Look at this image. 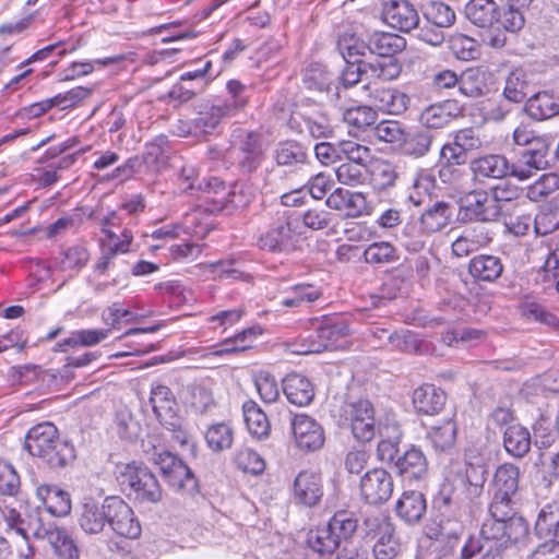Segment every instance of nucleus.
Returning <instances> with one entry per match:
<instances>
[{
    "mask_svg": "<svg viewBox=\"0 0 559 559\" xmlns=\"http://www.w3.org/2000/svg\"><path fill=\"white\" fill-rule=\"evenodd\" d=\"M366 536L373 539L376 559H393L401 550V543L395 535V527L383 515H371L364 521Z\"/></svg>",
    "mask_w": 559,
    "mask_h": 559,
    "instance_id": "0eeeda50",
    "label": "nucleus"
},
{
    "mask_svg": "<svg viewBox=\"0 0 559 559\" xmlns=\"http://www.w3.org/2000/svg\"><path fill=\"white\" fill-rule=\"evenodd\" d=\"M229 117L219 103L204 107L193 118L198 136L212 133L221 123L222 119Z\"/></svg>",
    "mask_w": 559,
    "mask_h": 559,
    "instance_id": "58836bf2",
    "label": "nucleus"
},
{
    "mask_svg": "<svg viewBox=\"0 0 559 559\" xmlns=\"http://www.w3.org/2000/svg\"><path fill=\"white\" fill-rule=\"evenodd\" d=\"M519 476L520 471L514 464L506 463L497 468L493 477L496 491L492 507L499 509V506L507 507L509 504L511 496L518 489Z\"/></svg>",
    "mask_w": 559,
    "mask_h": 559,
    "instance_id": "412c9836",
    "label": "nucleus"
},
{
    "mask_svg": "<svg viewBox=\"0 0 559 559\" xmlns=\"http://www.w3.org/2000/svg\"><path fill=\"white\" fill-rule=\"evenodd\" d=\"M47 542L53 548L55 555L59 559L80 558L78 546L64 530L53 527V531L48 535Z\"/></svg>",
    "mask_w": 559,
    "mask_h": 559,
    "instance_id": "c03bdc74",
    "label": "nucleus"
},
{
    "mask_svg": "<svg viewBox=\"0 0 559 559\" xmlns=\"http://www.w3.org/2000/svg\"><path fill=\"white\" fill-rule=\"evenodd\" d=\"M186 402L198 414L206 413L214 405L211 390L202 383L188 388Z\"/></svg>",
    "mask_w": 559,
    "mask_h": 559,
    "instance_id": "4d7b16f0",
    "label": "nucleus"
},
{
    "mask_svg": "<svg viewBox=\"0 0 559 559\" xmlns=\"http://www.w3.org/2000/svg\"><path fill=\"white\" fill-rule=\"evenodd\" d=\"M557 190H559V173H548L531 185L526 194L531 201L538 202Z\"/></svg>",
    "mask_w": 559,
    "mask_h": 559,
    "instance_id": "6e6d98bb",
    "label": "nucleus"
},
{
    "mask_svg": "<svg viewBox=\"0 0 559 559\" xmlns=\"http://www.w3.org/2000/svg\"><path fill=\"white\" fill-rule=\"evenodd\" d=\"M25 449L53 468L63 467L75 459L74 447L59 438L58 429L51 423L32 427L25 437Z\"/></svg>",
    "mask_w": 559,
    "mask_h": 559,
    "instance_id": "f257e3e1",
    "label": "nucleus"
},
{
    "mask_svg": "<svg viewBox=\"0 0 559 559\" xmlns=\"http://www.w3.org/2000/svg\"><path fill=\"white\" fill-rule=\"evenodd\" d=\"M365 166L343 162L335 168V176L340 183L348 187H357L366 180Z\"/></svg>",
    "mask_w": 559,
    "mask_h": 559,
    "instance_id": "774afa93",
    "label": "nucleus"
},
{
    "mask_svg": "<svg viewBox=\"0 0 559 559\" xmlns=\"http://www.w3.org/2000/svg\"><path fill=\"white\" fill-rule=\"evenodd\" d=\"M382 20L390 27L409 33L418 25L416 10L405 0H390L383 4Z\"/></svg>",
    "mask_w": 559,
    "mask_h": 559,
    "instance_id": "f3484780",
    "label": "nucleus"
},
{
    "mask_svg": "<svg viewBox=\"0 0 559 559\" xmlns=\"http://www.w3.org/2000/svg\"><path fill=\"white\" fill-rule=\"evenodd\" d=\"M36 497L55 516H64L71 511L70 495L55 485H40L36 488Z\"/></svg>",
    "mask_w": 559,
    "mask_h": 559,
    "instance_id": "393cba45",
    "label": "nucleus"
},
{
    "mask_svg": "<svg viewBox=\"0 0 559 559\" xmlns=\"http://www.w3.org/2000/svg\"><path fill=\"white\" fill-rule=\"evenodd\" d=\"M393 490V477L383 468H373L361 477L360 491L368 503L378 504L388 501Z\"/></svg>",
    "mask_w": 559,
    "mask_h": 559,
    "instance_id": "2eb2a0df",
    "label": "nucleus"
},
{
    "mask_svg": "<svg viewBox=\"0 0 559 559\" xmlns=\"http://www.w3.org/2000/svg\"><path fill=\"white\" fill-rule=\"evenodd\" d=\"M107 520L108 527L118 536L135 539L141 535L138 518L132 508L120 497H108Z\"/></svg>",
    "mask_w": 559,
    "mask_h": 559,
    "instance_id": "1a4fd4ad",
    "label": "nucleus"
},
{
    "mask_svg": "<svg viewBox=\"0 0 559 559\" xmlns=\"http://www.w3.org/2000/svg\"><path fill=\"white\" fill-rule=\"evenodd\" d=\"M198 188L204 191L207 201L213 202L212 211H225L228 214L248 206L254 199V190L236 185L227 191L225 183L218 178H211L204 188L199 183Z\"/></svg>",
    "mask_w": 559,
    "mask_h": 559,
    "instance_id": "39448f33",
    "label": "nucleus"
},
{
    "mask_svg": "<svg viewBox=\"0 0 559 559\" xmlns=\"http://www.w3.org/2000/svg\"><path fill=\"white\" fill-rule=\"evenodd\" d=\"M551 141L547 136H539L533 146L524 151L519 160L514 164L513 176L520 180L528 179L537 170L549 167L548 153Z\"/></svg>",
    "mask_w": 559,
    "mask_h": 559,
    "instance_id": "f8f14e48",
    "label": "nucleus"
},
{
    "mask_svg": "<svg viewBox=\"0 0 559 559\" xmlns=\"http://www.w3.org/2000/svg\"><path fill=\"white\" fill-rule=\"evenodd\" d=\"M444 403V392L433 384H424L413 393L414 407L425 415L438 414L443 408Z\"/></svg>",
    "mask_w": 559,
    "mask_h": 559,
    "instance_id": "c85d7f7f",
    "label": "nucleus"
},
{
    "mask_svg": "<svg viewBox=\"0 0 559 559\" xmlns=\"http://www.w3.org/2000/svg\"><path fill=\"white\" fill-rule=\"evenodd\" d=\"M122 239L119 242L100 240V257L98 258L94 270L99 274H105L114 264L118 254L129 252L133 240V234L129 229L121 231Z\"/></svg>",
    "mask_w": 559,
    "mask_h": 559,
    "instance_id": "a878e982",
    "label": "nucleus"
},
{
    "mask_svg": "<svg viewBox=\"0 0 559 559\" xmlns=\"http://www.w3.org/2000/svg\"><path fill=\"white\" fill-rule=\"evenodd\" d=\"M238 168L242 175L249 176L252 180V185L255 189L263 188L266 186L265 174L266 170H262V164L265 160V152L240 154L237 157Z\"/></svg>",
    "mask_w": 559,
    "mask_h": 559,
    "instance_id": "4c0bfd02",
    "label": "nucleus"
},
{
    "mask_svg": "<svg viewBox=\"0 0 559 559\" xmlns=\"http://www.w3.org/2000/svg\"><path fill=\"white\" fill-rule=\"evenodd\" d=\"M337 152H341V162L344 160L365 167H367L371 156V151L368 146L350 140L340 141V150Z\"/></svg>",
    "mask_w": 559,
    "mask_h": 559,
    "instance_id": "052dcab7",
    "label": "nucleus"
},
{
    "mask_svg": "<svg viewBox=\"0 0 559 559\" xmlns=\"http://www.w3.org/2000/svg\"><path fill=\"white\" fill-rule=\"evenodd\" d=\"M467 160V156L463 147L460 145L457 139H454L453 143H447L441 147L440 151V164L439 170L440 178L447 181L448 175L451 173L452 166L463 165Z\"/></svg>",
    "mask_w": 559,
    "mask_h": 559,
    "instance_id": "de8ad7c7",
    "label": "nucleus"
},
{
    "mask_svg": "<svg viewBox=\"0 0 559 559\" xmlns=\"http://www.w3.org/2000/svg\"><path fill=\"white\" fill-rule=\"evenodd\" d=\"M396 473L405 480H418L427 475L428 463L425 454L417 448H411L394 461Z\"/></svg>",
    "mask_w": 559,
    "mask_h": 559,
    "instance_id": "4be33fe9",
    "label": "nucleus"
},
{
    "mask_svg": "<svg viewBox=\"0 0 559 559\" xmlns=\"http://www.w3.org/2000/svg\"><path fill=\"white\" fill-rule=\"evenodd\" d=\"M332 73L325 66L312 62L304 71V84L309 91L325 92L332 84Z\"/></svg>",
    "mask_w": 559,
    "mask_h": 559,
    "instance_id": "a18cd8bd",
    "label": "nucleus"
},
{
    "mask_svg": "<svg viewBox=\"0 0 559 559\" xmlns=\"http://www.w3.org/2000/svg\"><path fill=\"white\" fill-rule=\"evenodd\" d=\"M283 392L289 403L297 406H306L314 397L313 385L300 373H290L283 380Z\"/></svg>",
    "mask_w": 559,
    "mask_h": 559,
    "instance_id": "bb28decb",
    "label": "nucleus"
},
{
    "mask_svg": "<svg viewBox=\"0 0 559 559\" xmlns=\"http://www.w3.org/2000/svg\"><path fill=\"white\" fill-rule=\"evenodd\" d=\"M521 310L523 316L530 320H534L549 326L559 325V319L534 298L526 297L521 304Z\"/></svg>",
    "mask_w": 559,
    "mask_h": 559,
    "instance_id": "13d9d810",
    "label": "nucleus"
},
{
    "mask_svg": "<svg viewBox=\"0 0 559 559\" xmlns=\"http://www.w3.org/2000/svg\"><path fill=\"white\" fill-rule=\"evenodd\" d=\"M107 520L108 527L118 536L135 539L141 535L138 518L132 508L120 497H108Z\"/></svg>",
    "mask_w": 559,
    "mask_h": 559,
    "instance_id": "9d476101",
    "label": "nucleus"
},
{
    "mask_svg": "<svg viewBox=\"0 0 559 559\" xmlns=\"http://www.w3.org/2000/svg\"><path fill=\"white\" fill-rule=\"evenodd\" d=\"M337 48L347 63H362L360 58L371 53L370 39L365 41L361 37H340Z\"/></svg>",
    "mask_w": 559,
    "mask_h": 559,
    "instance_id": "37998d69",
    "label": "nucleus"
},
{
    "mask_svg": "<svg viewBox=\"0 0 559 559\" xmlns=\"http://www.w3.org/2000/svg\"><path fill=\"white\" fill-rule=\"evenodd\" d=\"M406 130L395 120H382L374 127V136L382 142L390 143L400 148L404 142Z\"/></svg>",
    "mask_w": 559,
    "mask_h": 559,
    "instance_id": "bf43d9fd",
    "label": "nucleus"
},
{
    "mask_svg": "<svg viewBox=\"0 0 559 559\" xmlns=\"http://www.w3.org/2000/svg\"><path fill=\"white\" fill-rule=\"evenodd\" d=\"M293 438L301 451L313 452L321 449L325 441L322 426L312 417L298 414L292 420Z\"/></svg>",
    "mask_w": 559,
    "mask_h": 559,
    "instance_id": "ddd939ff",
    "label": "nucleus"
},
{
    "mask_svg": "<svg viewBox=\"0 0 559 559\" xmlns=\"http://www.w3.org/2000/svg\"><path fill=\"white\" fill-rule=\"evenodd\" d=\"M380 441L377 448V455L382 462H394L397 454V445L402 436L397 424L379 426Z\"/></svg>",
    "mask_w": 559,
    "mask_h": 559,
    "instance_id": "72a5a7b5",
    "label": "nucleus"
},
{
    "mask_svg": "<svg viewBox=\"0 0 559 559\" xmlns=\"http://www.w3.org/2000/svg\"><path fill=\"white\" fill-rule=\"evenodd\" d=\"M358 527L357 516L347 510H340L323 526L307 534V544L316 552L332 555L342 545H349Z\"/></svg>",
    "mask_w": 559,
    "mask_h": 559,
    "instance_id": "f03ea898",
    "label": "nucleus"
},
{
    "mask_svg": "<svg viewBox=\"0 0 559 559\" xmlns=\"http://www.w3.org/2000/svg\"><path fill=\"white\" fill-rule=\"evenodd\" d=\"M488 193L485 190H474L460 201V214L467 221H487Z\"/></svg>",
    "mask_w": 559,
    "mask_h": 559,
    "instance_id": "2f4dec72",
    "label": "nucleus"
},
{
    "mask_svg": "<svg viewBox=\"0 0 559 559\" xmlns=\"http://www.w3.org/2000/svg\"><path fill=\"white\" fill-rule=\"evenodd\" d=\"M117 479L129 496L141 503H156L162 499L163 491L155 475L143 464L130 463L119 466Z\"/></svg>",
    "mask_w": 559,
    "mask_h": 559,
    "instance_id": "7ed1b4c3",
    "label": "nucleus"
},
{
    "mask_svg": "<svg viewBox=\"0 0 559 559\" xmlns=\"http://www.w3.org/2000/svg\"><path fill=\"white\" fill-rule=\"evenodd\" d=\"M345 419L349 423L353 436L361 442H368L376 435L374 409L368 400H359L347 405Z\"/></svg>",
    "mask_w": 559,
    "mask_h": 559,
    "instance_id": "9b49d317",
    "label": "nucleus"
},
{
    "mask_svg": "<svg viewBox=\"0 0 559 559\" xmlns=\"http://www.w3.org/2000/svg\"><path fill=\"white\" fill-rule=\"evenodd\" d=\"M110 329H83L73 331L69 337L57 344L58 350L66 352L68 347L95 346L106 340Z\"/></svg>",
    "mask_w": 559,
    "mask_h": 559,
    "instance_id": "f704fd0d",
    "label": "nucleus"
},
{
    "mask_svg": "<svg viewBox=\"0 0 559 559\" xmlns=\"http://www.w3.org/2000/svg\"><path fill=\"white\" fill-rule=\"evenodd\" d=\"M491 224L497 233L520 237L528 230L531 217L520 214L518 206L511 209V204L506 203L498 214H491Z\"/></svg>",
    "mask_w": 559,
    "mask_h": 559,
    "instance_id": "a211bd4d",
    "label": "nucleus"
},
{
    "mask_svg": "<svg viewBox=\"0 0 559 559\" xmlns=\"http://www.w3.org/2000/svg\"><path fill=\"white\" fill-rule=\"evenodd\" d=\"M150 403L160 425L168 430L180 428L181 420L177 414V402L168 386L163 384L154 385L151 389Z\"/></svg>",
    "mask_w": 559,
    "mask_h": 559,
    "instance_id": "4468645a",
    "label": "nucleus"
},
{
    "mask_svg": "<svg viewBox=\"0 0 559 559\" xmlns=\"http://www.w3.org/2000/svg\"><path fill=\"white\" fill-rule=\"evenodd\" d=\"M534 532L540 538L559 537V502H550L540 509Z\"/></svg>",
    "mask_w": 559,
    "mask_h": 559,
    "instance_id": "473e14b6",
    "label": "nucleus"
},
{
    "mask_svg": "<svg viewBox=\"0 0 559 559\" xmlns=\"http://www.w3.org/2000/svg\"><path fill=\"white\" fill-rule=\"evenodd\" d=\"M233 136L238 150V155L265 152L261 134L255 131L237 129Z\"/></svg>",
    "mask_w": 559,
    "mask_h": 559,
    "instance_id": "e2e57ef3",
    "label": "nucleus"
},
{
    "mask_svg": "<svg viewBox=\"0 0 559 559\" xmlns=\"http://www.w3.org/2000/svg\"><path fill=\"white\" fill-rule=\"evenodd\" d=\"M323 496L321 476L314 472L302 471L294 481V499L305 507H314Z\"/></svg>",
    "mask_w": 559,
    "mask_h": 559,
    "instance_id": "6ab92c4d",
    "label": "nucleus"
},
{
    "mask_svg": "<svg viewBox=\"0 0 559 559\" xmlns=\"http://www.w3.org/2000/svg\"><path fill=\"white\" fill-rule=\"evenodd\" d=\"M243 418L249 432L263 438L269 435L270 423L264 412L253 401H248L242 406Z\"/></svg>",
    "mask_w": 559,
    "mask_h": 559,
    "instance_id": "79ce46f5",
    "label": "nucleus"
},
{
    "mask_svg": "<svg viewBox=\"0 0 559 559\" xmlns=\"http://www.w3.org/2000/svg\"><path fill=\"white\" fill-rule=\"evenodd\" d=\"M261 334V329L258 326L247 328L241 332L237 333L233 337H228L223 342L213 346L212 349L207 350L203 354V357L217 356L222 357L225 355H230L239 352H243L250 347V344L254 341V338Z\"/></svg>",
    "mask_w": 559,
    "mask_h": 559,
    "instance_id": "cd10ccee",
    "label": "nucleus"
},
{
    "mask_svg": "<svg viewBox=\"0 0 559 559\" xmlns=\"http://www.w3.org/2000/svg\"><path fill=\"white\" fill-rule=\"evenodd\" d=\"M397 516L405 523L413 525L418 523L427 511V501L423 492L407 490L396 501Z\"/></svg>",
    "mask_w": 559,
    "mask_h": 559,
    "instance_id": "5701e85b",
    "label": "nucleus"
},
{
    "mask_svg": "<svg viewBox=\"0 0 559 559\" xmlns=\"http://www.w3.org/2000/svg\"><path fill=\"white\" fill-rule=\"evenodd\" d=\"M451 112L445 104H435L427 107L419 117L423 126L429 129L443 128L451 121Z\"/></svg>",
    "mask_w": 559,
    "mask_h": 559,
    "instance_id": "338daca9",
    "label": "nucleus"
},
{
    "mask_svg": "<svg viewBox=\"0 0 559 559\" xmlns=\"http://www.w3.org/2000/svg\"><path fill=\"white\" fill-rule=\"evenodd\" d=\"M371 53L388 58L401 52L406 47L405 37H368Z\"/></svg>",
    "mask_w": 559,
    "mask_h": 559,
    "instance_id": "69168bd1",
    "label": "nucleus"
},
{
    "mask_svg": "<svg viewBox=\"0 0 559 559\" xmlns=\"http://www.w3.org/2000/svg\"><path fill=\"white\" fill-rule=\"evenodd\" d=\"M234 462L245 473L258 475L264 472V460L253 450L241 448L236 451Z\"/></svg>",
    "mask_w": 559,
    "mask_h": 559,
    "instance_id": "680f3d73",
    "label": "nucleus"
},
{
    "mask_svg": "<svg viewBox=\"0 0 559 559\" xmlns=\"http://www.w3.org/2000/svg\"><path fill=\"white\" fill-rule=\"evenodd\" d=\"M108 497L103 502H97L93 499H85L81 506L79 516V525L90 535H96L104 532L108 526L107 520Z\"/></svg>",
    "mask_w": 559,
    "mask_h": 559,
    "instance_id": "aec40b11",
    "label": "nucleus"
},
{
    "mask_svg": "<svg viewBox=\"0 0 559 559\" xmlns=\"http://www.w3.org/2000/svg\"><path fill=\"white\" fill-rule=\"evenodd\" d=\"M424 15L430 23L439 27H449L455 20V13L453 10L437 1H430L424 7Z\"/></svg>",
    "mask_w": 559,
    "mask_h": 559,
    "instance_id": "0e129e2a",
    "label": "nucleus"
},
{
    "mask_svg": "<svg viewBox=\"0 0 559 559\" xmlns=\"http://www.w3.org/2000/svg\"><path fill=\"white\" fill-rule=\"evenodd\" d=\"M503 445L513 456H524L531 448V435L528 430L519 424H511L502 430Z\"/></svg>",
    "mask_w": 559,
    "mask_h": 559,
    "instance_id": "7c9ffc66",
    "label": "nucleus"
},
{
    "mask_svg": "<svg viewBox=\"0 0 559 559\" xmlns=\"http://www.w3.org/2000/svg\"><path fill=\"white\" fill-rule=\"evenodd\" d=\"M290 123L297 126L299 133H307L313 139L329 138L333 133L329 118L320 111L311 114L295 112L292 116Z\"/></svg>",
    "mask_w": 559,
    "mask_h": 559,
    "instance_id": "b1692460",
    "label": "nucleus"
},
{
    "mask_svg": "<svg viewBox=\"0 0 559 559\" xmlns=\"http://www.w3.org/2000/svg\"><path fill=\"white\" fill-rule=\"evenodd\" d=\"M299 235L295 231L294 223L289 219L278 222L263 234L258 245L271 252L293 251L297 248Z\"/></svg>",
    "mask_w": 559,
    "mask_h": 559,
    "instance_id": "dca6fc26",
    "label": "nucleus"
},
{
    "mask_svg": "<svg viewBox=\"0 0 559 559\" xmlns=\"http://www.w3.org/2000/svg\"><path fill=\"white\" fill-rule=\"evenodd\" d=\"M361 99L390 115L403 114L411 103L409 96L396 88L370 81L361 86Z\"/></svg>",
    "mask_w": 559,
    "mask_h": 559,
    "instance_id": "6e6552de",
    "label": "nucleus"
},
{
    "mask_svg": "<svg viewBox=\"0 0 559 559\" xmlns=\"http://www.w3.org/2000/svg\"><path fill=\"white\" fill-rule=\"evenodd\" d=\"M205 441L211 450L222 452L231 447L234 441V430L226 423L214 424L207 428L205 432Z\"/></svg>",
    "mask_w": 559,
    "mask_h": 559,
    "instance_id": "8fccbe9b",
    "label": "nucleus"
},
{
    "mask_svg": "<svg viewBox=\"0 0 559 559\" xmlns=\"http://www.w3.org/2000/svg\"><path fill=\"white\" fill-rule=\"evenodd\" d=\"M502 512L498 515V509L491 506V552L501 555L512 549L528 532L527 523L521 516Z\"/></svg>",
    "mask_w": 559,
    "mask_h": 559,
    "instance_id": "20e7f679",
    "label": "nucleus"
},
{
    "mask_svg": "<svg viewBox=\"0 0 559 559\" xmlns=\"http://www.w3.org/2000/svg\"><path fill=\"white\" fill-rule=\"evenodd\" d=\"M453 212L449 203L438 201L428 207L420 216L419 224L426 235L440 231L451 222Z\"/></svg>",
    "mask_w": 559,
    "mask_h": 559,
    "instance_id": "c756f323",
    "label": "nucleus"
},
{
    "mask_svg": "<svg viewBox=\"0 0 559 559\" xmlns=\"http://www.w3.org/2000/svg\"><path fill=\"white\" fill-rule=\"evenodd\" d=\"M516 195V188L506 180H498L497 183L491 182V214H498L506 203H510L511 209H515L518 206Z\"/></svg>",
    "mask_w": 559,
    "mask_h": 559,
    "instance_id": "864d4df0",
    "label": "nucleus"
},
{
    "mask_svg": "<svg viewBox=\"0 0 559 559\" xmlns=\"http://www.w3.org/2000/svg\"><path fill=\"white\" fill-rule=\"evenodd\" d=\"M432 135L428 131H418L414 133H405L404 142H402L400 150L403 154L421 157L426 155L431 146Z\"/></svg>",
    "mask_w": 559,
    "mask_h": 559,
    "instance_id": "603ef678",
    "label": "nucleus"
},
{
    "mask_svg": "<svg viewBox=\"0 0 559 559\" xmlns=\"http://www.w3.org/2000/svg\"><path fill=\"white\" fill-rule=\"evenodd\" d=\"M397 250L386 241L373 242L364 251V259L369 264H386L399 260Z\"/></svg>",
    "mask_w": 559,
    "mask_h": 559,
    "instance_id": "5fc2aeb1",
    "label": "nucleus"
},
{
    "mask_svg": "<svg viewBox=\"0 0 559 559\" xmlns=\"http://www.w3.org/2000/svg\"><path fill=\"white\" fill-rule=\"evenodd\" d=\"M348 324L343 318H323L316 334L302 340L299 348L293 352L299 355L321 353L337 347V342L348 334Z\"/></svg>",
    "mask_w": 559,
    "mask_h": 559,
    "instance_id": "423d86ee",
    "label": "nucleus"
},
{
    "mask_svg": "<svg viewBox=\"0 0 559 559\" xmlns=\"http://www.w3.org/2000/svg\"><path fill=\"white\" fill-rule=\"evenodd\" d=\"M528 87L530 81L526 72L523 69H515L506 80L504 98L513 103H520L527 95Z\"/></svg>",
    "mask_w": 559,
    "mask_h": 559,
    "instance_id": "3c124183",
    "label": "nucleus"
},
{
    "mask_svg": "<svg viewBox=\"0 0 559 559\" xmlns=\"http://www.w3.org/2000/svg\"><path fill=\"white\" fill-rule=\"evenodd\" d=\"M525 110L530 117L536 120H545L559 114V103L554 95L542 92L526 102Z\"/></svg>",
    "mask_w": 559,
    "mask_h": 559,
    "instance_id": "c9c22d12",
    "label": "nucleus"
},
{
    "mask_svg": "<svg viewBox=\"0 0 559 559\" xmlns=\"http://www.w3.org/2000/svg\"><path fill=\"white\" fill-rule=\"evenodd\" d=\"M228 97L219 104L227 112V115L234 116L239 110H242L250 98L251 90L240 81L230 80L226 84Z\"/></svg>",
    "mask_w": 559,
    "mask_h": 559,
    "instance_id": "ea45409f",
    "label": "nucleus"
},
{
    "mask_svg": "<svg viewBox=\"0 0 559 559\" xmlns=\"http://www.w3.org/2000/svg\"><path fill=\"white\" fill-rule=\"evenodd\" d=\"M466 479L469 485V493L479 496L487 479V467L484 460L476 455L475 449H469L466 453Z\"/></svg>",
    "mask_w": 559,
    "mask_h": 559,
    "instance_id": "e433bc0d",
    "label": "nucleus"
},
{
    "mask_svg": "<svg viewBox=\"0 0 559 559\" xmlns=\"http://www.w3.org/2000/svg\"><path fill=\"white\" fill-rule=\"evenodd\" d=\"M397 173L395 166L388 160L374 162L370 170V183L377 191H384L395 185Z\"/></svg>",
    "mask_w": 559,
    "mask_h": 559,
    "instance_id": "09e8293b",
    "label": "nucleus"
},
{
    "mask_svg": "<svg viewBox=\"0 0 559 559\" xmlns=\"http://www.w3.org/2000/svg\"><path fill=\"white\" fill-rule=\"evenodd\" d=\"M274 158L278 165L295 166L306 163L307 152L296 141H283L277 144L274 151Z\"/></svg>",
    "mask_w": 559,
    "mask_h": 559,
    "instance_id": "49530a36",
    "label": "nucleus"
},
{
    "mask_svg": "<svg viewBox=\"0 0 559 559\" xmlns=\"http://www.w3.org/2000/svg\"><path fill=\"white\" fill-rule=\"evenodd\" d=\"M456 435L457 426L455 421L447 419L441 425L431 428L428 439L436 451L448 452L454 447Z\"/></svg>",
    "mask_w": 559,
    "mask_h": 559,
    "instance_id": "a19ab883",
    "label": "nucleus"
}]
</instances>
